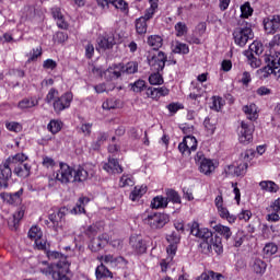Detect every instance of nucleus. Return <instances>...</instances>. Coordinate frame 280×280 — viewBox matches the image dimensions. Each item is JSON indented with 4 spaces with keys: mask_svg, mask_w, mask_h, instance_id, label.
Here are the masks:
<instances>
[{
    "mask_svg": "<svg viewBox=\"0 0 280 280\" xmlns=\"http://www.w3.org/2000/svg\"><path fill=\"white\" fill-rule=\"evenodd\" d=\"M243 112L247 115V119H250V121H253V119H257V105L254 103L245 105L243 107Z\"/></svg>",
    "mask_w": 280,
    "mask_h": 280,
    "instance_id": "32",
    "label": "nucleus"
},
{
    "mask_svg": "<svg viewBox=\"0 0 280 280\" xmlns=\"http://www.w3.org/2000/svg\"><path fill=\"white\" fill-rule=\"evenodd\" d=\"M147 95L148 97H151V100H159V90L158 88H149L147 89Z\"/></svg>",
    "mask_w": 280,
    "mask_h": 280,
    "instance_id": "59",
    "label": "nucleus"
},
{
    "mask_svg": "<svg viewBox=\"0 0 280 280\" xmlns=\"http://www.w3.org/2000/svg\"><path fill=\"white\" fill-rule=\"evenodd\" d=\"M47 257L50 261H56V259H58V261L48 266L47 269H42L43 275H51L54 280H71V278H69V275H71L69 266H71V264L67 260V256L58 252H48Z\"/></svg>",
    "mask_w": 280,
    "mask_h": 280,
    "instance_id": "1",
    "label": "nucleus"
},
{
    "mask_svg": "<svg viewBox=\"0 0 280 280\" xmlns=\"http://www.w3.org/2000/svg\"><path fill=\"white\" fill-rule=\"evenodd\" d=\"M214 231L219 233V235H222L224 240L229 241L231 240V235H233V232H231V228L222 224L213 225Z\"/></svg>",
    "mask_w": 280,
    "mask_h": 280,
    "instance_id": "27",
    "label": "nucleus"
},
{
    "mask_svg": "<svg viewBox=\"0 0 280 280\" xmlns=\"http://www.w3.org/2000/svg\"><path fill=\"white\" fill-rule=\"evenodd\" d=\"M149 82L152 85H161L163 84V77L159 72L153 73L149 77Z\"/></svg>",
    "mask_w": 280,
    "mask_h": 280,
    "instance_id": "53",
    "label": "nucleus"
},
{
    "mask_svg": "<svg viewBox=\"0 0 280 280\" xmlns=\"http://www.w3.org/2000/svg\"><path fill=\"white\" fill-rule=\"evenodd\" d=\"M262 25L266 34H277L280 32V15L265 18Z\"/></svg>",
    "mask_w": 280,
    "mask_h": 280,
    "instance_id": "13",
    "label": "nucleus"
},
{
    "mask_svg": "<svg viewBox=\"0 0 280 280\" xmlns=\"http://www.w3.org/2000/svg\"><path fill=\"white\" fill-rule=\"evenodd\" d=\"M121 71L128 75L137 73V71H139V63L137 61H129L126 65L122 63Z\"/></svg>",
    "mask_w": 280,
    "mask_h": 280,
    "instance_id": "33",
    "label": "nucleus"
},
{
    "mask_svg": "<svg viewBox=\"0 0 280 280\" xmlns=\"http://www.w3.org/2000/svg\"><path fill=\"white\" fill-rule=\"evenodd\" d=\"M94 54H95V47L93 46V44H88L85 46V58L91 60V58H93Z\"/></svg>",
    "mask_w": 280,
    "mask_h": 280,
    "instance_id": "60",
    "label": "nucleus"
},
{
    "mask_svg": "<svg viewBox=\"0 0 280 280\" xmlns=\"http://www.w3.org/2000/svg\"><path fill=\"white\" fill-rule=\"evenodd\" d=\"M148 191V186H136L135 189L130 192L129 198L135 202L139 200Z\"/></svg>",
    "mask_w": 280,
    "mask_h": 280,
    "instance_id": "28",
    "label": "nucleus"
},
{
    "mask_svg": "<svg viewBox=\"0 0 280 280\" xmlns=\"http://www.w3.org/2000/svg\"><path fill=\"white\" fill-rule=\"evenodd\" d=\"M5 127L10 130V132H21L23 130V125L16 121L7 122Z\"/></svg>",
    "mask_w": 280,
    "mask_h": 280,
    "instance_id": "52",
    "label": "nucleus"
},
{
    "mask_svg": "<svg viewBox=\"0 0 280 280\" xmlns=\"http://www.w3.org/2000/svg\"><path fill=\"white\" fill-rule=\"evenodd\" d=\"M195 161L197 165H199V172H201V174L210 176V174H213V172H215V164H213L212 160L205 158V154L202 152H198L196 154Z\"/></svg>",
    "mask_w": 280,
    "mask_h": 280,
    "instance_id": "9",
    "label": "nucleus"
},
{
    "mask_svg": "<svg viewBox=\"0 0 280 280\" xmlns=\"http://www.w3.org/2000/svg\"><path fill=\"white\" fill-rule=\"evenodd\" d=\"M43 165L44 167H54L56 165V161L49 156H43Z\"/></svg>",
    "mask_w": 280,
    "mask_h": 280,
    "instance_id": "63",
    "label": "nucleus"
},
{
    "mask_svg": "<svg viewBox=\"0 0 280 280\" xmlns=\"http://www.w3.org/2000/svg\"><path fill=\"white\" fill-rule=\"evenodd\" d=\"M167 242L171 244H179L180 243V233L173 232L172 234L166 236Z\"/></svg>",
    "mask_w": 280,
    "mask_h": 280,
    "instance_id": "56",
    "label": "nucleus"
},
{
    "mask_svg": "<svg viewBox=\"0 0 280 280\" xmlns=\"http://www.w3.org/2000/svg\"><path fill=\"white\" fill-rule=\"evenodd\" d=\"M58 97H60L58 90L51 88L46 95L45 102H46V104H51V102L52 103L56 102V100H58Z\"/></svg>",
    "mask_w": 280,
    "mask_h": 280,
    "instance_id": "46",
    "label": "nucleus"
},
{
    "mask_svg": "<svg viewBox=\"0 0 280 280\" xmlns=\"http://www.w3.org/2000/svg\"><path fill=\"white\" fill-rule=\"evenodd\" d=\"M244 232H237L234 236H233V246L234 248H240V246H242L244 244Z\"/></svg>",
    "mask_w": 280,
    "mask_h": 280,
    "instance_id": "50",
    "label": "nucleus"
},
{
    "mask_svg": "<svg viewBox=\"0 0 280 280\" xmlns=\"http://www.w3.org/2000/svg\"><path fill=\"white\" fill-rule=\"evenodd\" d=\"M19 108L21 110H25L27 108H34V106H38V100L31 97V98H23L19 102Z\"/></svg>",
    "mask_w": 280,
    "mask_h": 280,
    "instance_id": "29",
    "label": "nucleus"
},
{
    "mask_svg": "<svg viewBox=\"0 0 280 280\" xmlns=\"http://www.w3.org/2000/svg\"><path fill=\"white\" fill-rule=\"evenodd\" d=\"M248 16H253V9L250 8V2H245L241 7V19H248Z\"/></svg>",
    "mask_w": 280,
    "mask_h": 280,
    "instance_id": "42",
    "label": "nucleus"
},
{
    "mask_svg": "<svg viewBox=\"0 0 280 280\" xmlns=\"http://www.w3.org/2000/svg\"><path fill=\"white\" fill-rule=\"evenodd\" d=\"M51 14L55 21H57V25L60 30H67L69 27V24L67 21H65V15L62 14V11L60 8L55 7L51 9Z\"/></svg>",
    "mask_w": 280,
    "mask_h": 280,
    "instance_id": "21",
    "label": "nucleus"
},
{
    "mask_svg": "<svg viewBox=\"0 0 280 280\" xmlns=\"http://www.w3.org/2000/svg\"><path fill=\"white\" fill-rule=\"evenodd\" d=\"M103 170L108 174H121V172H124V168L119 165V161L116 159H109L108 162L103 165Z\"/></svg>",
    "mask_w": 280,
    "mask_h": 280,
    "instance_id": "19",
    "label": "nucleus"
},
{
    "mask_svg": "<svg viewBox=\"0 0 280 280\" xmlns=\"http://www.w3.org/2000/svg\"><path fill=\"white\" fill-rule=\"evenodd\" d=\"M237 27L233 31V39L235 45L238 47H245L248 40L255 38V33H253V25L246 20L240 19L237 22Z\"/></svg>",
    "mask_w": 280,
    "mask_h": 280,
    "instance_id": "3",
    "label": "nucleus"
},
{
    "mask_svg": "<svg viewBox=\"0 0 280 280\" xmlns=\"http://www.w3.org/2000/svg\"><path fill=\"white\" fill-rule=\"evenodd\" d=\"M198 149V140L194 136H186L178 144V150L184 156H189L191 152H196Z\"/></svg>",
    "mask_w": 280,
    "mask_h": 280,
    "instance_id": "11",
    "label": "nucleus"
},
{
    "mask_svg": "<svg viewBox=\"0 0 280 280\" xmlns=\"http://www.w3.org/2000/svg\"><path fill=\"white\" fill-rule=\"evenodd\" d=\"M267 266L268 265L266 264V261L257 258L254 261L253 268H254V271L256 272V275H264V272H266Z\"/></svg>",
    "mask_w": 280,
    "mask_h": 280,
    "instance_id": "38",
    "label": "nucleus"
},
{
    "mask_svg": "<svg viewBox=\"0 0 280 280\" xmlns=\"http://www.w3.org/2000/svg\"><path fill=\"white\" fill-rule=\"evenodd\" d=\"M166 200L167 203L173 202V205H180V195L174 189H166Z\"/></svg>",
    "mask_w": 280,
    "mask_h": 280,
    "instance_id": "34",
    "label": "nucleus"
},
{
    "mask_svg": "<svg viewBox=\"0 0 280 280\" xmlns=\"http://www.w3.org/2000/svg\"><path fill=\"white\" fill-rule=\"evenodd\" d=\"M73 102V93L66 92L61 96L57 97V100L54 101L52 107L55 113H62V110H67L71 106V103Z\"/></svg>",
    "mask_w": 280,
    "mask_h": 280,
    "instance_id": "12",
    "label": "nucleus"
},
{
    "mask_svg": "<svg viewBox=\"0 0 280 280\" xmlns=\"http://www.w3.org/2000/svg\"><path fill=\"white\" fill-rule=\"evenodd\" d=\"M173 51L174 54H189V46H187V44L176 42Z\"/></svg>",
    "mask_w": 280,
    "mask_h": 280,
    "instance_id": "45",
    "label": "nucleus"
},
{
    "mask_svg": "<svg viewBox=\"0 0 280 280\" xmlns=\"http://www.w3.org/2000/svg\"><path fill=\"white\" fill-rule=\"evenodd\" d=\"M28 237L31 240H40L43 237V232L39 230L38 226H32L28 231Z\"/></svg>",
    "mask_w": 280,
    "mask_h": 280,
    "instance_id": "49",
    "label": "nucleus"
},
{
    "mask_svg": "<svg viewBox=\"0 0 280 280\" xmlns=\"http://www.w3.org/2000/svg\"><path fill=\"white\" fill-rule=\"evenodd\" d=\"M189 28L185 22H178L175 24L176 36L180 38V36H185Z\"/></svg>",
    "mask_w": 280,
    "mask_h": 280,
    "instance_id": "43",
    "label": "nucleus"
},
{
    "mask_svg": "<svg viewBox=\"0 0 280 280\" xmlns=\"http://www.w3.org/2000/svg\"><path fill=\"white\" fill-rule=\"evenodd\" d=\"M190 234L195 237H198L199 240H208L211 253H213V250L215 255H222V253H224L222 237L218 235L213 236V232L207 228H200V223L196 221L190 223Z\"/></svg>",
    "mask_w": 280,
    "mask_h": 280,
    "instance_id": "2",
    "label": "nucleus"
},
{
    "mask_svg": "<svg viewBox=\"0 0 280 280\" xmlns=\"http://www.w3.org/2000/svg\"><path fill=\"white\" fill-rule=\"evenodd\" d=\"M241 156L244 161L243 163H248L255 156V152L253 150H246L244 153L241 154Z\"/></svg>",
    "mask_w": 280,
    "mask_h": 280,
    "instance_id": "58",
    "label": "nucleus"
},
{
    "mask_svg": "<svg viewBox=\"0 0 280 280\" xmlns=\"http://www.w3.org/2000/svg\"><path fill=\"white\" fill-rule=\"evenodd\" d=\"M89 202H90V199L88 197L79 198V200L75 203V207L71 210V213H74L75 215H78V213H86V210L84 209V207H86Z\"/></svg>",
    "mask_w": 280,
    "mask_h": 280,
    "instance_id": "23",
    "label": "nucleus"
},
{
    "mask_svg": "<svg viewBox=\"0 0 280 280\" xmlns=\"http://www.w3.org/2000/svg\"><path fill=\"white\" fill-rule=\"evenodd\" d=\"M136 25V32L140 36H143V34L148 33V20L145 18H139L135 22Z\"/></svg>",
    "mask_w": 280,
    "mask_h": 280,
    "instance_id": "26",
    "label": "nucleus"
},
{
    "mask_svg": "<svg viewBox=\"0 0 280 280\" xmlns=\"http://www.w3.org/2000/svg\"><path fill=\"white\" fill-rule=\"evenodd\" d=\"M248 170V163H241L236 166V176H244Z\"/></svg>",
    "mask_w": 280,
    "mask_h": 280,
    "instance_id": "57",
    "label": "nucleus"
},
{
    "mask_svg": "<svg viewBox=\"0 0 280 280\" xmlns=\"http://www.w3.org/2000/svg\"><path fill=\"white\" fill-rule=\"evenodd\" d=\"M259 187L262 191H269V194H277L279 191V185L272 180H262L259 183Z\"/></svg>",
    "mask_w": 280,
    "mask_h": 280,
    "instance_id": "24",
    "label": "nucleus"
},
{
    "mask_svg": "<svg viewBox=\"0 0 280 280\" xmlns=\"http://www.w3.org/2000/svg\"><path fill=\"white\" fill-rule=\"evenodd\" d=\"M66 215L67 208H60L58 211L52 212L48 215V220H45V224H47L49 229H54L56 233H58V231H62V226H65Z\"/></svg>",
    "mask_w": 280,
    "mask_h": 280,
    "instance_id": "6",
    "label": "nucleus"
},
{
    "mask_svg": "<svg viewBox=\"0 0 280 280\" xmlns=\"http://www.w3.org/2000/svg\"><path fill=\"white\" fill-rule=\"evenodd\" d=\"M129 244L137 255H143V253L148 250V246L141 236H131L129 238Z\"/></svg>",
    "mask_w": 280,
    "mask_h": 280,
    "instance_id": "15",
    "label": "nucleus"
},
{
    "mask_svg": "<svg viewBox=\"0 0 280 280\" xmlns=\"http://www.w3.org/2000/svg\"><path fill=\"white\" fill-rule=\"evenodd\" d=\"M218 212H219L220 218H222L223 220H228V222H230V223H233V222H235V220H237V217H235L234 214H231L229 212V209H226L224 207L218 208Z\"/></svg>",
    "mask_w": 280,
    "mask_h": 280,
    "instance_id": "36",
    "label": "nucleus"
},
{
    "mask_svg": "<svg viewBox=\"0 0 280 280\" xmlns=\"http://www.w3.org/2000/svg\"><path fill=\"white\" fill-rule=\"evenodd\" d=\"M165 62H167V56L163 51H159L158 55L149 59V65L155 67V71H163L165 69Z\"/></svg>",
    "mask_w": 280,
    "mask_h": 280,
    "instance_id": "16",
    "label": "nucleus"
},
{
    "mask_svg": "<svg viewBox=\"0 0 280 280\" xmlns=\"http://www.w3.org/2000/svg\"><path fill=\"white\" fill-rule=\"evenodd\" d=\"M147 43L149 47H152V49L158 51V49H161V47H163V37L159 35H151L148 37Z\"/></svg>",
    "mask_w": 280,
    "mask_h": 280,
    "instance_id": "25",
    "label": "nucleus"
},
{
    "mask_svg": "<svg viewBox=\"0 0 280 280\" xmlns=\"http://www.w3.org/2000/svg\"><path fill=\"white\" fill-rule=\"evenodd\" d=\"M253 132H255L253 122L242 121L238 128V141L244 144L250 143L253 141Z\"/></svg>",
    "mask_w": 280,
    "mask_h": 280,
    "instance_id": "10",
    "label": "nucleus"
},
{
    "mask_svg": "<svg viewBox=\"0 0 280 280\" xmlns=\"http://www.w3.org/2000/svg\"><path fill=\"white\" fill-rule=\"evenodd\" d=\"M15 156H24V159L21 160L16 158L13 161V173L15 174V176H19L20 178H27V176H30L32 172V166L25 163V161H27V155H25L24 153H18L15 154Z\"/></svg>",
    "mask_w": 280,
    "mask_h": 280,
    "instance_id": "7",
    "label": "nucleus"
},
{
    "mask_svg": "<svg viewBox=\"0 0 280 280\" xmlns=\"http://www.w3.org/2000/svg\"><path fill=\"white\" fill-rule=\"evenodd\" d=\"M245 51H250L252 56H261L264 54V45L259 42H254L249 45V49Z\"/></svg>",
    "mask_w": 280,
    "mask_h": 280,
    "instance_id": "37",
    "label": "nucleus"
},
{
    "mask_svg": "<svg viewBox=\"0 0 280 280\" xmlns=\"http://www.w3.org/2000/svg\"><path fill=\"white\" fill-rule=\"evenodd\" d=\"M124 69V63H116L109 67L106 71H104L105 80L113 82V80H119L121 78V73Z\"/></svg>",
    "mask_w": 280,
    "mask_h": 280,
    "instance_id": "14",
    "label": "nucleus"
},
{
    "mask_svg": "<svg viewBox=\"0 0 280 280\" xmlns=\"http://www.w3.org/2000/svg\"><path fill=\"white\" fill-rule=\"evenodd\" d=\"M279 250V247L275 243H267L262 249L264 255L272 257Z\"/></svg>",
    "mask_w": 280,
    "mask_h": 280,
    "instance_id": "39",
    "label": "nucleus"
},
{
    "mask_svg": "<svg viewBox=\"0 0 280 280\" xmlns=\"http://www.w3.org/2000/svg\"><path fill=\"white\" fill-rule=\"evenodd\" d=\"M21 196H23V188L16 192H2L0 198L3 199L8 205H19L21 202Z\"/></svg>",
    "mask_w": 280,
    "mask_h": 280,
    "instance_id": "18",
    "label": "nucleus"
},
{
    "mask_svg": "<svg viewBox=\"0 0 280 280\" xmlns=\"http://www.w3.org/2000/svg\"><path fill=\"white\" fill-rule=\"evenodd\" d=\"M89 178V172L82 166L72 168V183H84Z\"/></svg>",
    "mask_w": 280,
    "mask_h": 280,
    "instance_id": "20",
    "label": "nucleus"
},
{
    "mask_svg": "<svg viewBox=\"0 0 280 280\" xmlns=\"http://www.w3.org/2000/svg\"><path fill=\"white\" fill-rule=\"evenodd\" d=\"M269 211L280 213V198L276 199L269 207Z\"/></svg>",
    "mask_w": 280,
    "mask_h": 280,
    "instance_id": "64",
    "label": "nucleus"
},
{
    "mask_svg": "<svg viewBox=\"0 0 280 280\" xmlns=\"http://www.w3.org/2000/svg\"><path fill=\"white\" fill-rule=\"evenodd\" d=\"M55 178L62 185L73 183V167L69 166L67 163H60L59 170L55 173Z\"/></svg>",
    "mask_w": 280,
    "mask_h": 280,
    "instance_id": "8",
    "label": "nucleus"
},
{
    "mask_svg": "<svg viewBox=\"0 0 280 280\" xmlns=\"http://www.w3.org/2000/svg\"><path fill=\"white\" fill-rule=\"evenodd\" d=\"M244 56L249 60V65L253 69H257L258 67H261V60L257 59L255 55H252L250 51H245Z\"/></svg>",
    "mask_w": 280,
    "mask_h": 280,
    "instance_id": "41",
    "label": "nucleus"
},
{
    "mask_svg": "<svg viewBox=\"0 0 280 280\" xmlns=\"http://www.w3.org/2000/svg\"><path fill=\"white\" fill-rule=\"evenodd\" d=\"M201 243L199 244V248L201 249V253L203 255H209L211 254V245L209 243V238H201Z\"/></svg>",
    "mask_w": 280,
    "mask_h": 280,
    "instance_id": "51",
    "label": "nucleus"
},
{
    "mask_svg": "<svg viewBox=\"0 0 280 280\" xmlns=\"http://www.w3.org/2000/svg\"><path fill=\"white\" fill-rule=\"evenodd\" d=\"M98 47L100 49H113V46L115 45V36L114 35H104L102 37H98Z\"/></svg>",
    "mask_w": 280,
    "mask_h": 280,
    "instance_id": "22",
    "label": "nucleus"
},
{
    "mask_svg": "<svg viewBox=\"0 0 280 280\" xmlns=\"http://www.w3.org/2000/svg\"><path fill=\"white\" fill-rule=\"evenodd\" d=\"M23 215H25V211L23 210H19L13 214V219H12L13 229H18L19 222L23 220Z\"/></svg>",
    "mask_w": 280,
    "mask_h": 280,
    "instance_id": "54",
    "label": "nucleus"
},
{
    "mask_svg": "<svg viewBox=\"0 0 280 280\" xmlns=\"http://www.w3.org/2000/svg\"><path fill=\"white\" fill-rule=\"evenodd\" d=\"M114 8H116V10H119L122 14H125V16H128L130 12L128 2H126L125 0H117L116 4H114Z\"/></svg>",
    "mask_w": 280,
    "mask_h": 280,
    "instance_id": "40",
    "label": "nucleus"
},
{
    "mask_svg": "<svg viewBox=\"0 0 280 280\" xmlns=\"http://www.w3.org/2000/svg\"><path fill=\"white\" fill-rule=\"evenodd\" d=\"M257 95L264 97V95H270L272 90L268 89L267 86H260L256 90Z\"/></svg>",
    "mask_w": 280,
    "mask_h": 280,
    "instance_id": "62",
    "label": "nucleus"
},
{
    "mask_svg": "<svg viewBox=\"0 0 280 280\" xmlns=\"http://www.w3.org/2000/svg\"><path fill=\"white\" fill-rule=\"evenodd\" d=\"M130 86L133 93H141L142 91H145V81L138 80L135 83H131Z\"/></svg>",
    "mask_w": 280,
    "mask_h": 280,
    "instance_id": "48",
    "label": "nucleus"
},
{
    "mask_svg": "<svg viewBox=\"0 0 280 280\" xmlns=\"http://www.w3.org/2000/svg\"><path fill=\"white\" fill-rule=\"evenodd\" d=\"M135 185V179L130 175H122L120 177L119 187H132Z\"/></svg>",
    "mask_w": 280,
    "mask_h": 280,
    "instance_id": "47",
    "label": "nucleus"
},
{
    "mask_svg": "<svg viewBox=\"0 0 280 280\" xmlns=\"http://www.w3.org/2000/svg\"><path fill=\"white\" fill-rule=\"evenodd\" d=\"M102 259H103L104 264L110 265L112 268L117 267V264H115V257H113V255L102 256Z\"/></svg>",
    "mask_w": 280,
    "mask_h": 280,
    "instance_id": "61",
    "label": "nucleus"
},
{
    "mask_svg": "<svg viewBox=\"0 0 280 280\" xmlns=\"http://www.w3.org/2000/svg\"><path fill=\"white\" fill-rule=\"evenodd\" d=\"M106 244H108V236L106 234H102L91 241L89 248L92 250V253H97L102 250Z\"/></svg>",
    "mask_w": 280,
    "mask_h": 280,
    "instance_id": "17",
    "label": "nucleus"
},
{
    "mask_svg": "<svg viewBox=\"0 0 280 280\" xmlns=\"http://www.w3.org/2000/svg\"><path fill=\"white\" fill-rule=\"evenodd\" d=\"M167 205V199L163 196H156L151 201L152 209H165Z\"/></svg>",
    "mask_w": 280,
    "mask_h": 280,
    "instance_id": "30",
    "label": "nucleus"
},
{
    "mask_svg": "<svg viewBox=\"0 0 280 280\" xmlns=\"http://www.w3.org/2000/svg\"><path fill=\"white\" fill-rule=\"evenodd\" d=\"M108 139L107 132H100L97 136L96 141L92 143V150H100L102 145H104V142Z\"/></svg>",
    "mask_w": 280,
    "mask_h": 280,
    "instance_id": "35",
    "label": "nucleus"
},
{
    "mask_svg": "<svg viewBox=\"0 0 280 280\" xmlns=\"http://www.w3.org/2000/svg\"><path fill=\"white\" fill-rule=\"evenodd\" d=\"M95 275H96V279H105V278H110L113 279V272H110V270H108L106 268V266H104V264H101L97 268H96V271H95Z\"/></svg>",
    "mask_w": 280,
    "mask_h": 280,
    "instance_id": "31",
    "label": "nucleus"
},
{
    "mask_svg": "<svg viewBox=\"0 0 280 280\" xmlns=\"http://www.w3.org/2000/svg\"><path fill=\"white\" fill-rule=\"evenodd\" d=\"M16 159H21L22 161L25 158L23 155L9 156L0 164V187H3V189H8L9 187L8 182L12 178V165H14Z\"/></svg>",
    "mask_w": 280,
    "mask_h": 280,
    "instance_id": "4",
    "label": "nucleus"
},
{
    "mask_svg": "<svg viewBox=\"0 0 280 280\" xmlns=\"http://www.w3.org/2000/svg\"><path fill=\"white\" fill-rule=\"evenodd\" d=\"M170 222V215L161 212H151L143 218V223L153 231L163 229Z\"/></svg>",
    "mask_w": 280,
    "mask_h": 280,
    "instance_id": "5",
    "label": "nucleus"
},
{
    "mask_svg": "<svg viewBox=\"0 0 280 280\" xmlns=\"http://www.w3.org/2000/svg\"><path fill=\"white\" fill-rule=\"evenodd\" d=\"M48 130L52 135H58L59 130H62V121L60 120H50L48 124Z\"/></svg>",
    "mask_w": 280,
    "mask_h": 280,
    "instance_id": "44",
    "label": "nucleus"
},
{
    "mask_svg": "<svg viewBox=\"0 0 280 280\" xmlns=\"http://www.w3.org/2000/svg\"><path fill=\"white\" fill-rule=\"evenodd\" d=\"M224 106V100L220 96H213L212 97V108L214 110H221V108Z\"/></svg>",
    "mask_w": 280,
    "mask_h": 280,
    "instance_id": "55",
    "label": "nucleus"
}]
</instances>
